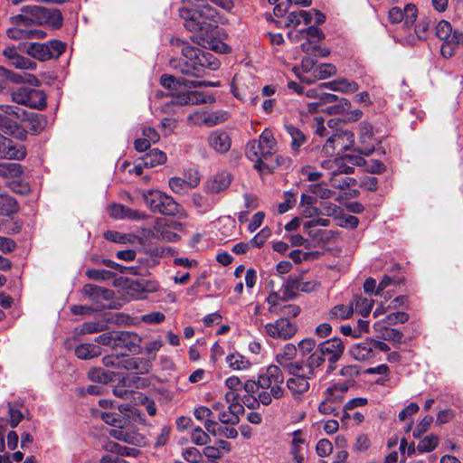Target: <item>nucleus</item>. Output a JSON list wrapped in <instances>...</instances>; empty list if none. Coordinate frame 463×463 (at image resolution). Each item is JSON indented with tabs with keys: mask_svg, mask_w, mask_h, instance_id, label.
<instances>
[{
	"mask_svg": "<svg viewBox=\"0 0 463 463\" xmlns=\"http://www.w3.org/2000/svg\"><path fill=\"white\" fill-rule=\"evenodd\" d=\"M184 458L190 463H200L203 459V454L195 448H188L183 451Z\"/></svg>",
	"mask_w": 463,
	"mask_h": 463,
	"instance_id": "obj_62",
	"label": "nucleus"
},
{
	"mask_svg": "<svg viewBox=\"0 0 463 463\" xmlns=\"http://www.w3.org/2000/svg\"><path fill=\"white\" fill-rule=\"evenodd\" d=\"M354 143V136L351 131H340L331 135L323 147L325 154L333 156L335 149L348 150Z\"/></svg>",
	"mask_w": 463,
	"mask_h": 463,
	"instance_id": "obj_15",
	"label": "nucleus"
},
{
	"mask_svg": "<svg viewBox=\"0 0 463 463\" xmlns=\"http://www.w3.org/2000/svg\"><path fill=\"white\" fill-rule=\"evenodd\" d=\"M191 439L195 445L203 446L210 441V437L202 428L197 427L193 430Z\"/></svg>",
	"mask_w": 463,
	"mask_h": 463,
	"instance_id": "obj_56",
	"label": "nucleus"
},
{
	"mask_svg": "<svg viewBox=\"0 0 463 463\" xmlns=\"http://www.w3.org/2000/svg\"><path fill=\"white\" fill-rule=\"evenodd\" d=\"M260 386L259 385V380L257 382L252 380H248L244 383H242V389L248 393V396H244L242 399L243 403H245L248 407H250L252 404L250 403V394L254 393Z\"/></svg>",
	"mask_w": 463,
	"mask_h": 463,
	"instance_id": "obj_58",
	"label": "nucleus"
},
{
	"mask_svg": "<svg viewBox=\"0 0 463 463\" xmlns=\"http://www.w3.org/2000/svg\"><path fill=\"white\" fill-rule=\"evenodd\" d=\"M343 175L344 174L335 175L329 178L330 184L333 187L344 190L356 184L355 179Z\"/></svg>",
	"mask_w": 463,
	"mask_h": 463,
	"instance_id": "obj_51",
	"label": "nucleus"
},
{
	"mask_svg": "<svg viewBox=\"0 0 463 463\" xmlns=\"http://www.w3.org/2000/svg\"><path fill=\"white\" fill-rule=\"evenodd\" d=\"M439 444V438L435 434H430L423 438L417 446L419 452H430L434 450Z\"/></svg>",
	"mask_w": 463,
	"mask_h": 463,
	"instance_id": "obj_52",
	"label": "nucleus"
},
{
	"mask_svg": "<svg viewBox=\"0 0 463 463\" xmlns=\"http://www.w3.org/2000/svg\"><path fill=\"white\" fill-rule=\"evenodd\" d=\"M260 391L258 395L259 402L267 406L273 400H279L285 395L284 374L277 365H269L259 375Z\"/></svg>",
	"mask_w": 463,
	"mask_h": 463,
	"instance_id": "obj_5",
	"label": "nucleus"
},
{
	"mask_svg": "<svg viewBox=\"0 0 463 463\" xmlns=\"http://www.w3.org/2000/svg\"><path fill=\"white\" fill-rule=\"evenodd\" d=\"M354 312V304L350 305H336L330 311L331 318L335 319H347L349 318Z\"/></svg>",
	"mask_w": 463,
	"mask_h": 463,
	"instance_id": "obj_50",
	"label": "nucleus"
},
{
	"mask_svg": "<svg viewBox=\"0 0 463 463\" xmlns=\"http://www.w3.org/2000/svg\"><path fill=\"white\" fill-rule=\"evenodd\" d=\"M433 421V417L426 415L416 426L413 430V437L418 439L424 434L430 428Z\"/></svg>",
	"mask_w": 463,
	"mask_h": 463,
	"instance_id": "obj_59",
	"label": "nucleus"
},
{
	"mask_svg": "<svg viewBox=\"0 0 463 463\" xmlns=\"http://www.w3.org/2000/svg\"><path fill=\"white\" fill-rule=\"evenodd\" d=\"M430 26V20L424 18L420 20L414 27V32L419 39H426L427 33Z\"/></svg>",
	"mask_w": 463,
	"mask_h": 463,
	"instance_id": "obj_64",
	"label": "nucleus"
},
{
	"mask_svg": "<svg viewBox=\"0 0 463 463\" xmlns=\"http://www.w3.org/2000/svg\"><path fill=\"white\" fill-rule=\"evenodd\" d=\"M141 159L146 168H153L164 165L167 160V156L164 151L158 148H153L141 156Z\"/></svg>",
	"mask_w": 463,
	"mask_h": 463,
	"instance_id": "obj_35",
	"label": "nucleus"
},
{
	"mask_svg": "<svg viewBox=\"0 0 463 463\" xmlns=\"http://www.w3.org/2000/svg\"><path fill=\"white\" fill-rule=\"evenodd\" d=\"M2 109L5 113L12 114L17 119L27 122L29 131L33 135L40 134L47 125L46 117L43 114L30 112L12 105H5Z\"/></svg>",
	"mask_w": 463,
	"mask_h": 463,
	"instance_id": "obj_9",
	"label": "nucleus"
},
{
	"mask_svg": "<svg viewBox=\"0 0 463 463\" xmlns=\"http://www.w3.org/2000/svg\"><path fill=\"white\" fill-rule=\"evenodd\" d=\"M23 174V167L17 163H0V177L14 178Z\"/></svg>",
	"mask_w": 463,
	"mask_h": 463,
	"instance_id": "obj_46",
	"label": "nucleus"
},
{
	"mask_svg": "<svg viewBox=\"0 0 463 463\" xmlns=\"http://www.w3.org/2000/svg\"><path fill=\"white\" fill-rule=\"evenodd\" d=\"M144 165L142 164L141 157L135 162L132 165L128 162H124L121 165L122 171H128L129 174H135L136 175H140L143 174Z\"/></svg>",
	"mask_w": 463,
	"mask_h": 463,
	"instance_id": "obj_63",
	"label": "nucleus"
},
{
	"mask_svg": "<svg viewBox=\"0 0 463 463\" xmlns=\"http://www.w3.org/2000/svg\"><path fill=\"white\" fill-rule=\"evenodd\" d=\"M316 451L319 457H327L333 451V445L327 439H322L317 443Z\"/></svg>",
	"mask_w": 463,
	"mask_h": 463,
	"instance_id": "obj_60",
	"label": "nucleus"
},
{
	"mask_svg": "<svg viewBox=\"0 0 463 463\" xmlns=\"http://www.w3.org/2000/svg\"><path fill=\"white\" fill-rule=\"evenodd\" d=\"M326 361V357L323 355L321 351L317 348L307 359V361H300V365L303 371L307 372L311 376H314L315 370L320 367L324 362Z\"/></svg>",
	"mask_w": 463,
	"mask_h": 463,
	"instance_id": "obj_34",
	"label": "nucleus"
},
{
	"mask_svg": "<svg viewBox=\"0 0 463 463\" xmlns=\"http://www.w3.org/2000/svg\"><path fill=\"white\" fill-rule=\"evenodd\" d=\"M347 391L348 386L346 384H335L326 390L325 398L340 408V405L344 401L345 394Z\"/></svg>",
	"mask_w": 463,
	"mask_h": 463,
	"instance_id": "obj_38",
	"label": "nucleus"
},
{
	"mask_svg": "<svg viewBox=\"0 0 463 463\" xmlns=\"http://www.w3.org/2000/svg\"><path fill=\"white\" fill-rule=\"evenodd\" d=\"M83 293L97 304V309L103 310L115 307L114 291L99 286L87 284L83 288Z\"/></svg>",
	"mask_w": 463,
	"mask_h": 463,
	"instance_id": "obj_12",
	"label": "nucleus"
},
{
	"mask_svg": "<svg viewBox=\"0 0 463 463\" xmlns=\"http://www.w3.org/2000/svg\"><path fill=\"white\" fill-rule=\"evenodd\" d=\"M31 14L38 20L39 24H47L53 29H58L62 25L63 18L58 9L33 6L31 8Z\"/></svg>",
	"mask_w": 463,
	"mask_h": 463,
	"instance_id": "obj_19",
	"label": "nucleus"
},
{
	"mask_svg": "<svg viewBox=\"0 0 463 463\" xmlns=\"http://www.w3.org/2000/svg\"><path fill=\"white\" fill-rule=\"evenodd\" d=\"M146 207L154 213L175 216L179 219L187 217V213L174 198L157 189H148L142 193Z\"/></svg>",
	"mask_w": 463,
	"mask_h": 463,
	"instance_id": "obj_6",
	"label": "nucleus"
},
{
	"mask_svg": "<svg viewBox=\"0 0 463 463\" xmlns=\"http://www.w3.org/2000/svg\"><path fill=\"white\" fill-rule=\"evenodd\" d=\"M352 303L354 304V310L355 312L359 313L363 317H367L372 310L373 300L359 296L355 297Z\"/></svg>",
	"mask_w": 463,
	"mask_h": 463,
	"instance_id": "obj_48",
	"label": "nucleus"
},
{
	"mask_svg": "<svg viewBox=\"0 0 463 463\" xmlns=\"http://www.w3.org/2000/svg\"><path fill=\"white\" fill-rule=\"evenodd\" d=\"M208 143L215 152L220 154L228 152L232 146V141L228 133L219 129L210 133L208 137Z\"/></svg>",
	"mask_w": 463,
	"mask_h": 463,
	"instance_id": "obj_27",
	"label": "nucleus"
},
{
	"mask_svg": "<svg viewBox=\"0 0 463 463\" xmlns=\"http://www.w3.org/2000/svg\"><path fill=\"white\" fill-rule=\"evenodd\" d=\"M12 100L39 110L46 107V95L41 90L19 88L12 93Z\"/></svg>",
	"mask_w": 463,
	"mask_h": 463,
	"instance_id": "obj_10",
	"label": "nucleus"
},
{
	"mask_svg": "<svg viewBox=\"0 0 463 463\" xmlns=\"http://www.w3.org/2000/svg\"><path fill=\"white\" fill-rule=\"evenodd\" d=\"M454 31L450 23L441 20L436 25V35L443 43L440 47V52L443 57L449 58L452 56L451 42L454 36Z\"/></svg>",
	"mask_w": 463,
	"mask_h": 463,
	"instance_id": "obj_22",
	"label": "nucleus"
},
{
	"mask_svg": "<svg viewBox=\"0 0 463 463\" xmlns=\"http://www.w3.org/2000/svg\"><path fill=\"white\" fill-rule=\"evenodd\" d=\"M192 202L198 213L203 214L214 207L217 200L214 196L211 195V194L203 195L195 193L192 195Z\"/></svg>",
	"mask_w": 463,
	"mask_h": 463,
	"instance_id": "obj_36",
	"label": "nucleus"
},
{
	"mask_svg": "<svg viewBox=\"0 0 463 463\" xmlns=\"http://www.w3.org/2000/svg\"><path fill=\"white\" fill-rule=\"evenodd\" d=\"M271 235V231L265 227L261 229L250 241H249L250 248H260L264 245L266 241Z\"/></svg>",
	"mask_w": 463,
	"mask_h": 463,
	"instance_id": "obj_53",
	"label": "nucleus"
},
{
	"mask_svg": "<svg viewBox=\"0 0 463 463\" xmlns=\"http://www.w3.org/2000/svg\"><path fill=\"white\" fill-rule=\"evenodd\" d=\"M89 378L92 382H98L101 383H108L112 382L115 377V373L110 370H105L102 368H93L89 372Z\"/></svg>",
	"mask_w": 463,
	"mask_h": 463,
	"instance_id": "obj_45",
	"label": "nucleus"
},
{
	"mask_svg": "<svg viewBox=\"0 0 463 463\" xmlns=\"http://www.w3.org/2000/svg\"><path fill=\"white\" fill-rule=\"evenodd\" d=\"M126 363L128 364L125 365L127 369L135 370L137 373H147L151 367L152 364L147 360H142L140 358H129L126 360Z\"/></svg>",
	"mask_w": 463,
	"mask_h": 463,
	"instance_id": "obj_47",
	"label": "nucleus"
},
{
	"mask_svg": "<svg viewBox=\"0 0 463 463\" xmlns=\"http://www.w3.org/2000/svg\"><path fill=\"white\" fill-rule=\"evenodd\" d=\"M277 141L273 132L265 128L258 140H251L246 146V156L254 163L260 173L271 172L280 165L279 156L276 155Z\"/></svg>",
	"mask_w": 463,
	"mask_h": 463,
	"instance_id": "obj_3",
	"label": "nucleus"
},
{
	"mask_svg": "<svg viewBox=\"0 0 463 463\" xmlns=\"http://www.w3.org/2000/svg\"><path fill=\"white\" fill-rule=\"evenodd\" d=\"M189 80H176L173 76L162 75L160 79L161 85L169 90L166 94L170 98V100L166 104L184 106V105H195L206 102L203 95L198 91H178L179 87L184 84L185 87H189Z\"/></svg>",
	"mask_w": 463,
	"mask_h": 463,
	"instance_id": "obj_7",
	"label": "nucleus"
},
{
	"mask_svg": "<svg viewBox=\"0 0 463 463\" xmlns=\"http://www.w3.org/2000/svg\"><path fill=\"white\" fill-rule=\"evenodd\" d=\"M170 224L180 225V223L168 222L165 219L157 218L152 228L146 231V236L158 241H176L180 237L177 233L171 231Z\"/></svg>",
	"mask_w": 463,
	"mask_h": 463,
	"instance_id": "obj_16",
	"label": "nucleus"
},
{
	"mask_svg": "<svg viewBox=\"0 0 463 463\" xmlns=\"http://www.w3.org/2000/svg\"><path fill=\"white\" fill-rule=\"evenodd\" d=\"M287 372L290 375L286 381L287 388L294 400L300 401L309 390L313 376L303 371L300 364L290 365Z\"/></svg>",
	"mask_w": 463,
	"mask_h": 463,
	"instance_id": "obj_8",
	"label": "nucleus"
},
{
	"mask_svg": "<svg viewBox=\"0 0 463 463\" xmlns=\"http://www.w3.org/2000/svg\"><path fill=\"white\" fill-rule=\"evenodd\" d=\"M13 27L6 31V34L13 40H25L30 39L31 26H33V20L24 14H17L11 18Z\"/></svg>",
	"mask_w": 463,
	"mask_h": 463,
	"instance_id": "obj_17",
	"label": "nucleus"
},
{
	"mask_svg": "<svg viewBox=\"0 0 463 463\" xmlns=\"http://www.w3.org/2000/svg\"><path fill=\"white\" fill-rule=\"evenodd\" d=\"M142 338L130 331H118V356L128 354H138Z\"/></svg>",
	"mask_w": 463,
	"mask_h": 463,
	"instance_id": "obj_14",
	"label": "nucleus"
},
{
	"mask_svg": "<svg viewBox=\"0 0 463 463\" xmlns=\"http://www.w3.org/2000/svg\"><path fill=\"white\" fill-rule=\"evenodd\" d=\"M231 184V175L229 173L222 172L214 175L213 178L207 181L205 184L204 189L206 193L213 194H219Z\"/></svg>",
	"mask_w": 463,
	"mask_h": 463,
	"instance_id": "obj_31",
	"label": "nucleus"
},
{
	"mask_svg": "<svg viewBox=\"0 0 463 463\" xmlns=\"http://www.w3.org/2000/svg\"><path fill=\"white\" fill-rule=\"evenodd\" d=\"M3 123L4 124L1 125L0 129H2L5 134L13 136L19 140L26 139L27 131L25 128L20 126L17 122L11 119L9 116L6 117Z\"/></svg>",
	"mask_w": 463,
	"mask_h": 463,
	"instance_id": "obj_37",
	"label": "nucleus"
},
{
	"mask_svg": "<svg viewBox=\"0 0 463 463\" xmlns=\"http://www.w3.org/2000/svg\"><path fill=\"white\" fill-rule=\"evenodd\" d=\"M285 129L291 137V148L296 152L298 151L299 147L307 141L305 134L290 124L285 125Z\"/></svg>",
	"mask_w": 463,
	"mask_h": 463,
	"instance_id": "obj_42",
	"label": "nucleus"
},
{
	"mask_svg": "<svg viewBox=\"0 0 463 463\" xmlns=\"http://www.w3.org/2000/svg\"><path fill=\"white\" fill-rule=\"evenodd\" d=\"M169 65L183 74L203 77L206 74L207 70H218L220 61L210 52L185 44L182 47V57L171 59Z\"/></svg>",
	"mask_w": 463,
	"mask_h": 463,
	"instance_id": "obj_4",
	"label": "nucleus"
},
{
	"mask_svg": "<svg viewBox=\"0 0 463 463\" xmlns=\"http://www.w3.org/2000/svg\"><path fill=\"white\" fill-rule=\"evenodd\" d=\"M351 109V102L345 98H341L336 104L329 106L326 110L329 114L344 113Z\"/></svg>",
	"mask_w": 463,
	"mask_h": 463,
	"instance_id": "obj_55",
	"label": "nucleus"
},
{
	"mask_svg": "<svg viewBox=\"0 0 463 463\" xmlns=\"http://www.w3.org/2000/svg\"><path fill=\"white\" fill-rule=\"evenodd\" d=\"M318 411L325 415L333 414L334 416H337L339 413V408L327 401V399L324 398L318 406Z\"/></svg>",
	"mask_w": 463,
	"mask_h": 463,
	"instance_id": "obj_61",
	"label": "nucleus"
},
{
	"mask_svg": "<svg viewBox=\"0 0 463 463\" xmlns=\"http://www.w3.org/2000/svg\"><path fill=\"white\" fill-rule=\"evenodd\" d=\"M321 166L327 170L329 175L331 176H334L335 175L339 174H350L353 173L354 168L352 166L345 165L344 164L343 158H329L326 160H324L321 163Z\"/></svg>",
	"mask_w": 463,
	"mask_h": 463,
	"instance_id": "obj_33",
	"label": "nucleus"
},
{
	"mask_svg": "<svg viewBox=\"0 0 463 463\" xmlns=\"http://www.w3.org/2000/svg\"><path fill=\"white\" fill-rule=\"evenodd\" d=\"M374 340L366 339L351 346L349 353L357 361H365L374 357Z\"/></svg>",
	"mask_w": 463,
	"mask_h": 463,
	"instance_id": "obj_29",
	"label": "nucleus"
},
{
	"mask_svg": "<svg viewBox=\"0 0 463 463\" xmlns=\"http://www.w3.org/2000/svg\"><path fill=\"white\" fill-rule=\"evenodd\" d=\"M329 224L330 221L328 219L317 218L302 222V227L318 243H327L335 237V232L331 230H314V228L317 226L327 227Z\"/></svg>",
	"mask_w": 463,
	"mask_h": 463,
	"instance_id": "obj_13",
	"label": "nucleus"
},
{
	"mask_svg": "<svg viewBox=\"0 0 463 463\" xmlns=\"http://www.w3.org/2000/svg\"><path fill=\"white\" fill-rule=\"evenodd\" d=\"M146 217L147 214L144 212L130 208L121 203H118V219L140 221L146 219Z\"/></svg>",
	"mask_w": 463,
	"mask_h": 463,
	"instance_id": "obj_40",
	"label": "nucleus"
},
{
	"mask_svg": "<svg viewBox=\"0 0 463 463\" xmlns=\"http://www.w3.org/2000/svg\"><path fill=\"white\" fill-rule=\"evenodd\" d=\"M118 301H119V296H127L129 298H144L145 287L143 280H134L129 279H124L122 277L118 278ZM119 305V302H118Z\"/></svg>",
	"mask_w": 463,
	"mask_h": 463,
	"instance_id": "obj_18",
	"label": "nucleus"
},
{
	"mask_svg": "<svg viewBox=\"0 0 463 463\" xmlns=\"http://www.w3.org/2000/svg\"><path fill=\"white\" fill-rule=\"evenodd\" d=\"M118 441L131 446L118 443V456L136 457L139 450L137 447L143 446L144 437L137 431L134 424L140 420L137 409L125 404L118 405Z\"/></svg>",
	"mask_w": 463,
	"mask_h": 463,
	"instance_id": "obj_2",
	"label": "nucleus"
},
{
	"mask_svg": "<svg viewBox=\"0 0 463 463\" xmlns=\"http://www.w3.org/2000/svg\"><path fill=\"white\" fill-rule=\"evenodd\" d=\"M0 156L10 160H23L26 156V149L24 146L15 145L0 134Z\"/></svg>",
	"mask_w": 463,
	"mask_h": 463,
	"instance_id": "obj_23",
	"label": "nucleus"
},
{
	"mask_svg": "<svg viewBox=\"0 0 463 463\" xmlns=\"http://www.w3.org/2000/svg\"><path fill=\"white\" fill-rule=\"evenodd\" d=\"M297 331L298 327L295 323L288 318L281 317L264 325L262 333L274 339L288 340L293 337Z\"/></svg>",
	"mask_w": 463,
	"mask_h": 463,
	"instance_id": "obj_11",
	"label": "nucleus"
},
{
	"mask_svg": "<svg viewBox=\"0 0 463 463\" xmlns=\"http://www.w3.org/2000/svg\"><path fill=\"white\" fill-rule=\"evenodd\" d=\"M317 79L326 80L337 73L336 67L332 63H321L313 70Z\"/></svg>",
	"mask_w": 463,
	"mask_h": 463,
	"instance_id": "obj_49",
	"label": "nucleus"
},
{
	"mask_svg": "<svg viewBox=\"0 0 463 463\" xmlns=\"http://www.w3.org/2000/svg\"><path fill=\"white\" fill-rule=\"evenodd\" d=\"M3 54L10 61V64L18 70L34 71L37 67L35 61L19 54L14 46L5 47Z\"/></svg>",
	"mask_w": 463,
	"mask_h": 463,
	"instance_id": "obj_25",
	"label": "nucleus"
},
{
	"mask_svg": "<svg viewBox=\"0 0 463 463\" xmlns=\"http://www.w3.org/2000/svg\"><path fill=\"white\" fill-rule=\"evenodd\" d=\"M358 136L361 144L359 152L364 156L373 154L374 151V146L372 143L373 137V126L366 121L361 122L358 126Z\"/></svg>",
	"mask_w": 463,
	"mask_h": 463,
	"instance_id": "obj_26",
	"label": "nucleus"
},
{
	"mask_svg": "<svg viewBox=\"0 0 463 463\" xmlns=\"http://www.w3.org/2000/svg\"><path fill=\"white\" fill-rule=\"evenodd\" d=\"M306 443L305 433L301 430L292 432V446L291 452L303 451Z\"/></svg>",
	"mask_w": 463,
	"mask_h": 463,
	"instance_id": "obj_54",
	"label": "nucleus"
},
{
	"mask_svg": "<svg viewBox=\"0 0 463 463\" xmlns=\"http://www.w3.org/2000/svg\"><path fill=\"white\" fill-rule=\"evenodd\" d=\"M317 348L327 358L329 364H335L345 352V345L338 337H334L320 343Z\"/></svg>",
	"mask_w": 463,
	"mask_h": 463,
	"instance_id": "obj_21",
	"label": "nucleus"
},
{
	"mask_svg": "<svg viewBox=\"0 0 463 463\" xmlns=\"http://www.w3.org/2000/svg\"><path fill=\"white\" fill-rule=\"evenodd\" d=\"M417 14L418 9L416 5L409 4L403 10L397 6L391 8L389 19L393 24L403 22V26L410 29L414 24Z\"/></svg>",
	"mask_w": 463,
	"mask_h": 463,
	"instance_id": "obj_20",
	"label": "nucleus"
},
{
	"mask_svg": "<svg viewBox=\"0 0 463 463\" xmlns=\"http://www.w3.org/2000/svg\"><path fill=\"white\" fill-rule=\"evenodd\" d=\"M301 276L290 275L283 285L286 298H293L300 291Z\"/></svg>",
	"mask_w": 463,
	"mask_h": 463,
	"instance_id": "obj_44",
	"label": "nucleus"
},
{
	"mask_svg": "<svg viewBox=\"0 0 463 463\" xmlns=\"http://www.w3.org/2000/svg\"><path fill=\"white\" fill-rule=\"evenodd\" d=\"M226 363L232 370H246L250 366V362L239 353H232L226 356Z\"/></svg>",
	"mask_w": 463,
	"mask_h": 463,
	"instance_id": "obj_43",
	"label": "nucleus"
},
{
	"mask_svg": "<svg viewBox=\"0 0 463 463\" xmlns=\"http://www.w3.org/2000/svg\"><path fill=\"white\" fill-rule=\"evenodd\" d=\"M200 183V178L197 174L194 173V175H191L189 180L186 181L181 177H171L169 179L168 184L170 189L179 194H185L189 189L196 187Z\"/></svg>",
	"mask_w": 463,
	"mask_h": 463,
	"instance_id": "obj_30",
	"label": "nucleus"
},
{
	"mask_svg": "<svg viewBox=\"0 0 463 463\" xmlns=\"http://www.w3.org/2000/svg\"><path fill=\"white\" fill-rule=\"evenodd\" d=\"M297 346L295 345L286 344L281 351L276 355L277 363L286 371L289 370L290 365L300 364V361H292L297 355Z\"/></svg>",
	"mask_w": 463,
	"mask_h": 463,
	"instance_id": "obj_32",
	"label": "nucleus"
},
{
	"mask_svg": "<svg viewBox=\"0 0 463 463\" xmlns=\"http://www.w3.org/2000/svg\"><path fill=\"white\" fill-rule=\"evenodd\" d=\"M75 354L80 359L87 360L100 355L101 350L93 344H81L75 348Z\"/></svg>",
	"mask_w": 463,
	"mask_h": 463,
	"instance_id": "obj_41",
	"label": "nucleus"
},
{
	"mask_svg": "<svg viewBox=\"0 0 463 463\" xmlns=\"http://www.w3.org/2000/svg\"><path fill=\"white\" fill-rule=\"evenodd\" d=\"M323 86L332 91L341 92L345 95L353 94L360 88L356 81L350 80L344 77H339L334 80L324 82Z\"/></svg>",
	"mask_w": 463,
	"mask_h": 463,
	"instance_id": "obj_28",
	"label": "nucleus"
},
{
	"mask_svg": "<svg viewBox=\"0 0 463 463\" xmlns=\"http://www.w3.org/2000/svg\"><path fill=\"white\" fill-rule=\"evenodd\" d=\"M165 316L159 311L143 315L141 317H132L124 313H118V326L119 325H138L141 322L149 325L160 324L164 322Z\"/></svg>",
	"mask_w": 463,
	"mask_h": 463,
	"instance_id": "obj_24",
	"label": "nucleus"
},
{
	"mask_svg": "<svg viewBox=\"0 0 463 463\" xmlns=\"http://www.w3.org/2000/svg\"><path fill=\"white\" fill-rule=\"evenodd\" d=\"M25 52L31 57L37 59L41 61H48L51 59V52H49L46 43H30L26 48Z\"/></svg>",
	"mask_w": 463,
	"mask_h": 463,
	"instance_id": "obj_39",
	"label": "nucleus"
},
{
	"mask_svg": "<svg viewBox=\"0 0 463 463\" xmlns=\"http://www.w3.org/2000/svg\"><path fill=\"white\" fill-rule=\"evenodd\" d=\"M180 15L184 21V27L194 33L191 36L194 43L219 53L230 51L227 44L215 39L218 24L224 23L215 8L207 4L197 5L195 9H180Z\"/></svg>",
	"mask_w": 463,
	"mask_h": 463,
	"instance_id": "obj_1",
	"label": "nucleus"
},
{
	"mask_svg": "<svg viewBox=\"0 0 463 463\" xmlns=\"http://www.w3.org/2000/svg\"><path fill=\"white\" fill-rule=\"evenodd\" d=\"M51 52V59L58 58L65 51L66 45L59 40H51L45 43Z\"/></svg>",
	"mask_w": 463,
	"mask_h": 463,
	"instance_id": "obj_57",
	"label": "nucleus"
}]
</instances>
